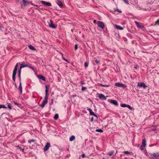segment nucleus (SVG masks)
Wrapping results in <instances>:
<instances>
[{"label": "nucleus", "mask_w": 159, "mask_h": 159, "mask_svg": "<svg viewBox=\"0 0 159 159\" xmlns=\"http://www.w3.org/2000/svg\"><path fill=\"white\" fill-rule=\"evenodd\" d=\"M142 144L143 145L144 147H145L146 146V140L143 139L142 141Z\"/></svg>", "instance_id": "dca6fc26"}, {"label": "nucleus", "mask_w": 159, "mask_h": 159, "mask_svg": "<svg viewBox=\"0 0 159 159\" xmlns=\"http://www.w3.org/2000/svg\"><path fill=\"white\" fill-rule=\"evenodd\" d=\"M138 86L140 87H143L144 89H145L146 87H147V86L143 82L139 83L138 84Z\"/></svg>", "instance_id": "6e6552de"}, {"label": "nucleus", "mask_w": 159, "mask_h": 159, "mask_svg": "<svg viewBox=\"0 0 159 159\" xmlns=\"http://www.w3.org/2000/svg\"><path fill=\"white\" fill-rule=\"evenodd\" d=\"M151 158L152 159H159V153H154L151 154Z\"/></svg>", "instance_id": "f257e3e1"}, {"label": "nucleus", "mask_w": 159, "mask_h": 159, "mask_svg": "<svg viewBox=\"0 0 159 159\" xmlns=\"http://www.w3.org/2000/svg\"><path fill=\"white\" fill-rule=\"evenodd\" d=\"M124 153L127 154H130V152L128 151H125L124 152Z\"/></svg>", "instance_id": "473e14b6"}, {"label": "nucleus", "mask_w": 159, "mask_h": 159, "mask_svg": "<svg viewBox=\"0 0 159 159\" xmlns=\"http://www.w3.org/2000/svg\"><path fill=\"white\" fill-rule=\"evenodd\" d=\"M50 147V144L49 143H47L46 145L45 146L44 148L43 149L44 151H47L48 150Z\"/></svg>", "instance_id": "39448f33"}, {"label": "nucleus", "mask_w": 159, "mask_h": 159, "mask_svg": "<svg viewBox=\"0 0 159 159\" xmlns=\"http://www.w3.org/2000/svg\"><path fill=\"white\" fill-rule=\"evenodd\" d=\"M134 22L136 24L138 28H142V26L141 25H139L138 22L136 21H135Z\"/></svg>", "instance_id": "f3484780"}, {"label": "nucleus", "mask_w": 159, "mask_h": 159, "mask_svg": "<svg viewBox=\"0 0 159 159\" xmlns=\"http://www.w3.org/2000/svg\"><path fill=\"white\" fill-rule=\"evenodd\" d=\"M115 26L116 28L118 30H123V28L122 27L117 25H116Z\"/></svg>", "instance_id": "6ab92c4d"}, {"label": "nucleus", "mask_w": 159, "mask_h": 159, "mask_svg": "<svg viewBox=\"0 0 159 159\" xmlns=\"http://www.w3.org/2000/svg\"><path fill=\"white\" fill-rule=\"evenodd\" d=\"M19 89L20 90V92H21V93H22V86H21V83L20 81V85H19Z\"/></svg>", "instance_id": "4468645a"}, {"label": "nucleus", "mask_w": 159, "mask_h": 159, "mask_svg": "<svg viewBox=\"0 0 159 159\" xmlns=\"http://www.w3.org/2000/svg\"><path fill=\"white\" fill-rule=\"evenodd\" d=\"M99 85L101 86H102L105 87H108L110 86L109 85H103L102 84H100Z\"/></svg>", "instance_id": "a878e982"}, {"label": "nucleus", "mask_w": 159, "mask_h": 159, "mask_svg": "<svg viewBox=\"0 0 159 159\" xmlns=\"http://www.w3.org/2000/svg\"><path fill=\"white\" fill-rule=\"evenodd\" d=\"M115 85L116 86L120 87L123 88H126V85L121 83H115Z\"/></svg>", "instance_id": "20e7f679"}, {"label": "nucleus", "mask_w": 159, "mask_h": 159, "mask_svg": "<svg viewBox=\"0 0 159 159\" xmlns=\"http://www.w3.org/2000/svg\"><path fill=\"white\" fill-rule=\"evenodd\" d=\"M48 102L47 100L44 99L42 103L40 105V106L42 108L45 105L47 104Z\"/></svg>", "instance_id": "1a4fd4ad"}, {"label": "nucleus", "mask_w": 159, "mask_h": 159, "mask_svg": "<svg viewBox=\"0 0 159 159\" xmlns=\"http://www.w3.org/2000/svg\"><path fill=\"white\" fill-rule=\"evenodd\" d=\"M127 105L125 104H123L121 105V106L123 107H127Z\"/></svg>", "instance_id": "cd10ccee"}, {"label": "nucleus", "mask_w": 159, "mask_h": 159, "mask_svg": "<svg viewBox=\"0 0 159 159\" xmlns=\"http://www.w3.org/2000/svg\"><path fill=\"white\" fill-rule=\"evenodd\" d=\"M110 103L111 104H112L114 105L115 106H117L118 105V103L115 100H110Z\"/></svg>", "instance_id": "ddd939ff"}, {"label": "nucleus", "mask_w": 159, "mask_h": 159, "mask_svg": "<svg viewBox=\"0 0 159 159\" xmlns=\"http://www.w3.org/2000/svg\"><path fill=\"white\" fill-rule=\"evenodd\" d=\"M29 48L30 49L33 50H35V48L32 45H29Z\"/></svg>", "instance_id": "412c9836"}, {"label": "nucleus", "mask_w": 159, "mask_h": 159, "mask_svg": "<svg viewBox=\"0 0 159 159\" xmlns=\"http://www.w3.org/2000/svg\"><path fill=\"white\" fill-rule=\"evenodd\" d=\"M8 108L10 109L11 110L12 109V107L11 104L9 103L7 104Z\"/></svg>", "instance_id": "393cba45"}, {"label": "nucleus", "mask_w": 159, "mask_h": 159, "mask_svg": "<svg viewBox=\"0 0 159 159\" xmlns=\"http://www.w3.org/2000/svg\"><path fill=\"white\" fill-rule=\"evenodd\" d=\"M75 136L74 135H72L70 138L69 140L70 141H72L75 139Z\"/></svg>", "instance_id": "4be33fe9"}, {"label": "nucleus", "mask_w": 159, "mask_h": 159, "mask_svg": "<svg viewBox=\"0 0 159 159\" xmlns=\"http://www.w3.org/2000/svg\"><path fill=\"white\" fill-rule=\"evenodd\" d=\"M86 89V88L85 87H82L81 89L82 90L84 91Z\"/></svg>", "instance_id": "c03bdc74"}, {"label": "nucleus", "mask_w": 159, "mask_h": 159, "mask_svg": "<svg viewBox=\"0 0 159 159\" xmlns=\"http://www.w3.org/2000/svg\"><path fill=\"white\" fill-rule=\"evenodd\" d=\"M18 63H17L16 64V66H15V67H17L18 66Z\"/></svg>", "instance_id": "8fccbe9b"}, {"label": "nucleus", "mask_w": 159, "mask_h": 159, "mask_svg": "<svg viewBox=\"0 0 159 159\" xmlns=\"http://www.w3.org/2000/svg\"><path fill=\"white\" fill-rule=\"evenodd\" d=\"M46 89H48V85H47L46 86Z\"/></svg>", "instance_id": "09e8293b"}, {"label": "nucleus", "mask_w": 159, "mask_h": 159, "mask_svg": "<svg viewBox=\"0 0 159 159\" xmlns=\"http://www.w3.org/2000/svg\"><path fill=\"white\" fill-rule=\"evenodd\" d=\"M48 89H46L45 90L46 94H48Z\"/></svg>", "instance_id": "37998d69"}, {"label": "nucleus", "mask_w": 159, "mask_h": 159, "mask_svg": "<svg viewBox=\"0 0 159 159\" xmlns=\"http://www.w3.org/2000/svg\"><path fill=\"white\" fill-rule=\"evenodd\" d=\"M87 110L89 112L90 114L91 115L93 116H95L97 117V115L93 112L92 110L89 108H88Z\"/></svg>", "instance_id": "9b49d317"}, {"label": "nucleus", "mask_w": 159, "mask_h": 159, "mask_svg": "<svg viewBox=\"0 0 159 159\" xmlns=\"http://www.w3.org/2000/svg\"><path fill=\"white\" fill-rule=\"evenodd\" d=\"M34 141L35 140L34 139L30 140L28 141V142L30 143H31V142H34Z\"/></svg>", "instance_id": "58836bf2"}, {"label": "nucleus", "mask_w": 159, "mask_h": 159, "mask_svg": "<svg viewBox=\"0 0 159 159\" xmlns=\"http://www.w3.org/2000/svg\"><path fill=\"white\" fill-rule=\"evenodd\" d=\"M116 11H118L120 13H121L122 12V11H121L119 10L118 9L116 10Z\"/></svg>", "instance_id": "49530a36"}, {"label": "nucleus", "mask_w": 159, "mask_h": 159, "mask_svg": "<svg viewBox=\"0 0 159 159\" xmlns=\"http://www.w3.org/2000/svg\"><path fill=\"white\" fill-rule=\"evenodd\" d=\"M152 129L153 130H155L156 129V128L155 127H153V128H152Z\"/></svg>", "instance_id": "a18cd8bd"}, {"label": "nucleus", "mask_w": 159, "mask_h": 159, "mask_svg": "<svg viewBox=\"0 0 159 159\" xmlns=\"http://www.w3.org/2000/svg\"><path fill=\"white\" fill-rule=\"evenodd\" d=\"M85 156V155L84 154H83L82 155V156L83 157H84Z\"/></svg>", "instance_id": "3c124183"}, {"label": "nucleus", "mask_w": 159, "mask_h": 159, "mask_svg": "<svg viewBox=\"0 0 159 159\" xmlns=\"http://www.w3.org/2000/svg\"><path fill=\"white\" fill-rule=\"evenodd\" d=\"M99 62H100V61H99V60H95V62L96 63H97V64H98V63H99Z\"/></svg>", "instance_id": "4c0bfd02"}, {"label": "nucleus", "mask_w": 159, "mask_h": 159, "mask_svg": "<svg viewBox=\"0 0 159 159\" xmlns=\"http://www.w3.org/2000/svg\"><path fill=\"white\" fill-rule=\"evenodd\" d=\"M124 1L126 4H129L128 0H124Z\"/></svg>", "instance_id": "f704fd0d"}, {"label": "nucleus", "mask_w": 159, "mask_h": 159, "mask_svg": "<svg viewBox=\"0 0 159 159\" xmlns=\"http://www.w3.org/2000/svg\"><path fill=\"white\" fill-rule=\"evenodd\" d=\"M75 50H76L78 48V45L77 44H75Z\"/></svg>", "instance_id": "ea45409f"}, {"label": "nucleus", "mask_w": 159, "mask_h": 159, "mask_svg": "<svg viewBox=\"0 0 159 159\" xmlns=\"http://www.w3.org/2000/svg\"><path fill=\"white\" fill-rule=\"evenodd\" d=\"M29 67L30 68V69H32V70H34V67L32 66H29Z\"/></svg>", "instance_id": "a19ab883"}, {"label": "nucleus", "mask_w": 159, "mask_h": 159, "mask_svg": "<svg viewBox=\"0 0 159 159\" xmlns=\"http://www.w3.org/2000/svg\"><path fill=\"white\" fill-rule=\"evenodd\" d=\"M48 94H46L45 98L44 99L47 100V99L48 98Z\"/></svg>", "instance_id": "2f4dec72"}, {"label": "nucleus", "mask_w": 159, "mask_h": 159, "mask_svg": "<svg viewBox=\"0 0 159 159\" xmlns=\"http://www.w3.org/2000/svg\"><path fill=\"white\" fill-rule=\"evenodd\" d=\"M155 24L156 25H159V19H158L155 22Z\"/></svg>", "instance_id": "72a5a7b5"}, {"label": "nucleus", "mask_w": 159, "mask_h": 159, "mask_svg": "<svg viewBox=\"0 0 159 159\" xmlns=\"http://www.w3.org/2000/svg\"><path fill=\"white\" fill-rule=\"evenodd\" d=\"M2 108H7V107H6L4 105H0V109Z\"/></svg>", "instance_id": "bb28decb"}, {"label": "nucleus", "mask_w": 159, "mask_h": 159, "mask_svg": "<svg viewBox=\"0 0 159 159\" xmlns=\"http://www.w3.org/2000/svg\"><path fill=\"white\" fill-rule=\"evenodd\" d=\"M21 70L20 69L19 70V73H18V75L19 77V80L20 81L21 80V77H20V74H21Z\"/></svg>", "instance_id": "5701e85b"}, {"label": "nucleus", "mask_w": 159, "mask_h": 159, "mask_svg": "<svg viewBox=\"0 0 159 159\" xmlns=\"http://www.w3.org/2000/svg\"><path fill=\"white\" fill-rule=\"evenodd\" d=\"M139 148H140V149L141 150H143L144 149H143V147L142 146H141Z\"/></svg>", "instance_id": "79ce46f5"}, {"label": "nucleus", "mask_w": 159, "mask_h": 159, "mask_svg": "<svg viewBox=\"0 0 159 159\" xmlns=\"http://www.w3.org/2000/svg\"><path fill=\"white\" fill-rule=\"evenodd\" d=\"M22 2L25 6H26L29 4V2L25 1V0H22Z\"/></svg>", "instance_id": "aec40b11"}, {"label": "nucleus", "mask_w": 159, "mask_h": 159, "mask_svg": "<svg viewBox=\"0 0 159 159\" xmlns=\"http://www.w3.org/2000/svg\"><path fill=\"white\" fill-rule=\"evenodd\" d=\"M97 25L99 27L103 29L105 25L104 23L101 21H98L97 22Z\"/></svg>", "instance_id": "7ed1b4c3"}, {"label": "nucleus", "mask_w": 159, "mask_h": 159, "mask_svg": "<svg viewBox=\"0 0 159 159\" xmlns=\"http://www.w3.org/2000/svg\"><path fill=\"white\" fill-rule=\"evenodd\" d=\"M19 149L23 152H24V149L22 148L21 147H19Z\"/></svg>", "instance_id": "c9c22d12"}, {"label": "nucleus", "mask_w": 159, "mask_h": 159, "mask_svg": "<svg viewBox=\"0 0 159 159\" xmlns=\"http://www.w3.org/2000/svg\"><path fill=\"white\" fill-rule=\"evenodd\" d=\"M98 97L102 100H106V97L105 95L102 94H99L98 95Z\"/></svg>", "instance_id": "9d476101"}, {"label": "nucleus", "mask_w": 159, "mask_h": 159, "mask_svg": "<svg viewBox=\"0 0 159 159\" xmlns=\"http://www.w3.org/2000/svg\"><path fill=\"white\" fill-rule=\"evenodd\" d=\"M96 131L99 132H102L103 131L101 129H97Z\"/></svg>", "instance_id": "7c9ffc66"}, {"label": "nucleus", "mask_w": 159, "mask_h": 159, "mask_svg": "<svg viewBox=\"0 0 159 159\" xmlns=\"http://www.w3.org/2000/svg\"><path fill=\"white\" fill-rule=\"evenodd\" d=\"M14 103L16 105H17L18 106L19 105L18 104V103H17L16 102L14 101Z\"/></svg>", "instance_id": "de8ad7c7"}, {"label": "nucleus", "mask_w": 159, "mask_h": 159, "mask_svg": "<svg viewBox=\"0 0 159 159\" xmlns=\"http://www.w3.org/2000/svg\"><path fill=\"white\" fill-rule=\"evenodd\" d=\"M28 66H29L27 64L25 63H22L20 65V69L21 70L22 68Z\"/></svg>", "instance_id": "f8f14e48"}, {"label": "nucleus", "mask_w": 159, "mask_h": 159, "mask_svg": "<svg viewBox=\"0 0 159 159\" xmlns=\"http://www.w3.org/2000/svg\"><path fill=\"white\" fill-rule=\"evenodd\" d=\"M114 153V152L113 151H111L108 153V155L110 156H111Z\"/></svg>", "instance_id": "c85d7f7f"}, {"label": "nucleus", "mask_w": 159, "mask_h": 159, "mask_svg": "<svg viewBox=\"0 0 159 159\" xmlns=\"http://www.w3.org/2000/svg\"><path fill=\"white\" fill-rule=\"evenodd\" d=\"M96 20H94L93 21V22L94 23H96Z\"/></svg>", "instance_id": "603ef678"}, {"label": "nucleus", "mask_w": 159, "mask_h": 159, "mask_svg": "<svg viewBox=\"0 0 159 159\" xmlns=\"http://www.w3.org/2000/svg\"><path fill=\"white\" fill-rule=\"evenodd\" d=\"M127 107L130 110H132V107L129 105H127Z\"/></svg>", "instance_id": "c756f323"}, {"label": "nucleus", "mask_w": 159, "mask_h": 159, "mask_svg": "<svg viewBox=\"0 0 159 159\" xmlns=\"http://www.w3.org/2000/svg\"><path fill=\"white\" fill-rule=\"evenodd\" d=\"M17 67H15L13 71L12 74V80L14 82L15 81L16 75L17 71Z\"/></svg>", "instance_id": "f03ea898"}, {"label": "nucleus", "mask_w": 159, "mask_h": 159, "mask_svg": "<svg viewBox=\"0 0 159 159\" xmlns=\"http://www.w3.org/2000/svg\"><path fill=\"white\" fill-rule=\"evenodd\" d=\"M88 63L87 62H85L84 63V65L86 67H87L88 66Z\"/></svg>", "instance_id": "e433bc0d"}, {"label": "nucleus", "mask_w": 159, "mask_h": 159, "mask_svg": "<svg viewBox=\"0 0 159 159\" xmlns=\"http://www.w3.org/2000/svg\"><path fill=\"white\" fill-rule=\"evenodd\" d=\"M59 117L58 115L57 114H55L54 116V119L55 120H57V119H58Z\"/></svg>", "instance_id": "b1692460"}, {"label": "nucleus", "mask_w": 159, "mask_h": 159, "mask_svg": "<svg viewBox=\"0 0 159 159\" xmlns=\"http://www.w3.org/2000/svg\"><path fill=\"white\" fill-rule=\"evenodd\" d=\"M38 77L39 79H40L43 81H45V77L41 75H39Z\"/></svg>", "instance_id": "2eb2a0df"}, {"label": "nucleus", "mask_w": 159, "mask_h": 159, "mask_svg": "<svg viewBox=\"0 0 159 159\" xmlns=\"http://www.w3.org/2000/svg\"><path fill=\"white\" fill-rule=\"evenodd\" d=\"M50 23L49 24V26L52 28L55 29L56 28V26L53 24L52 20H50Z\"/></svg>", "instance_id": "423d86ee"}, {"label": "nucleus", "mask_w": 159, "mask_h": 159, "mask_svg": "<svg viewBox=\"0 0 159 159\" xmlns=\"http://www.w3.org/2000/svg\"><path fill=\"white\" fill-rule=\"evenodd\" d=\"M16 147L19 148V147H20L19 146H16Z\"/></svg>", "instance_id": "864d4df0"}, {"label": "nucleus", "mask_w": 159, "mask_h": 159, "mask_svg": "<svg viewBox=\"0 0 159 159\" xmlns=\"http://www.w3.org/2000/svg\"><path fill=\"white\" fill-rule=\"evenodd\" d=\"M41 2L43 4L48 6H51L52 5L51 3L49 2H46L43 1H41Z\"/></svg>", "instance_id": "0eeeda50"}, {"label": "nucleus", "mask_w": 159, "mask_h": 159, "mask_svg": "<svg viewBox=\"0 0 159 159\" xmlns=\"http://www.w3.org/2000/svg\"><path fill=\"white\" fill-rule=\"evenodd\" d=\"M57 5L60 7H62L63 6V4L62 2L60 1H58L57 2Z\"/></svg>", "instance_id": "a211bd4d"}]
</instances>
